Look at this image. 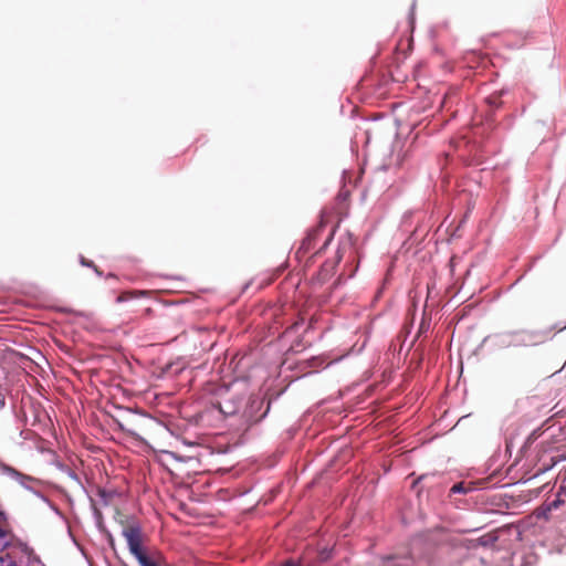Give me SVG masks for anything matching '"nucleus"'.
<instances>
[{"instance_id": "f257e3e1", "label": "nucleus", "mask_w": 566, "mask_h": 566, "mask_svg": "<svg viewBox=\"0 0 566 566\" xmlns=\"http://www.w3.org/2000/svg\"><path fill=\"white\" fill-rule=\"evenodd\" d=\"M564 325L555 324L547 329H513L494 333L486 336L483 343H489L494 349H504L509 347L536 346L552 338L554 331H563Z\"/></svg>"}, {"instance_id": "f03ea898", "label": "nucleus", "mask_w": 566, "mask_h": 566, "mask_svg": "<svg viewBox=\"0 0 566 566\" xmlns=\"http://www.w3.org/2000/svg\"><path fill=\"white\" fill-rule=\"evenodd\" d=\"M272 400H266L260 395H251L244 399L239 420L240 424L248 430L261 422L270 412Z\"/></svg>"}, {"instance_id": "7ed1b4c3", "label": "nucleus", "mask_w": 566, "mask_h": 566, "mask_svg": "<svg viewBox=\"0 0 566 566\" xmlns=\"http://www.w3.org/2000/svg\"><path fill=\"white\" fill-rule=\"evenodd\" d=\"M245 396L243 394H229L217 402V408L223 416H240Z\"/></svg>"}, {"instance_id": "20e7f679", "label": "nucleus", "mask_w": 566, "mask_h": 566, "mask_svg": "<svg viewBox=\"0 0 566 566\" xmlns=\"http://www.w3.org/2000/svg\"><path fill=\"white\" fill-rule=\"evenodd\" d=\"M122 535L126 538L132 555H137L138 552L143 551L142 527L138 523H134L127 528H124Z\"/></svg>"}, {"instance_id": "39448f33", "label": "nucleus", "mask_w": 566, "mask_h": 566, "mask_svg": "<svg viewBox=\"0 0 566 566\" xmlns=\"http://www.w3.org/2000/svg\"><path fill=\"white\" fill-rule=\"evenodd\" d=\"M40 442L41 439L38 437V455L41 457V462L43 464L53 465L59 470H64L65 465L59 459L57 454L54 451L42 447Z\"/></svg>"}, {"instance_id": "423d86ee", "label": "nucleus", "mask_w": 566, "mask_h": 566, "mask_svg": "<svg viewBox=\"0 0 566 566\" xmlns=\"http://www.w3.org/2000/svg\"><path fill=\"white\" fill-rule=\"evenodd\" d=\"M564 504V500L562 499V494L559 491L556 494V499L552 502L542 504L536 511L535 515L537 518L548 520L552 511L559 509Z\"/></svg>"}, {"instance_id": "0eeeda50", "label": "nucleus", "mask_w": 566, "mask_h": 566, "mask_svg": "<svg viewBox=\"0 0 566 566\" xmlns=\"http://www.w3.org/2000/svg\"><path fill=\"white\" fill-rule=\"evenodd\" d=\"M415 559L416 557L412 552L408 556L389 555L384 558L381 566H412Z\"/></svg>"}, {"instance_id": "6e6552de", "label": "nucleus", "mask_w": 566, "mask_h": 566, "mask_svg": "<svg viewBox=\"0 0 566 566\" xmlns=\"http://www.w3.org/2000/svg\"><path fill=\"white\" fill-rule=\"evenodd\" d=\"M11 535V528L8 521V516L3 511H0V545L6 546Z\"/></svg>"}, {"instance_id": "1a4fd4ad", "label": "nucleus", "mask_w": 566, "mask_h": 566, "mask_svg": "<svg viewBox=\"0 0 566 566\" xmlns=\"http://www.w3.org/2000/svg\"><path fill=\"white\" fill-rule=\"evenodd\" d=\"M339 260H340V256H338V259L336 261H327L323 264V266L319 271V274H318L321 282L326 281L331 276L333 270L335 269L336 263L339 262Z\"/></svg>"}, {"instance_id": "9d476101", "label": "nucleus", "mask_w": 566, "mask_h": 566, "mask_svg": "<svg viewBox=\"0 0 566 566\" xmlns=\"http://www.w3.org/2000/svg\"><path fill=\"white\" fill-rule=\"evenodd\" d=\"M38 499L41 501V503H42L45 507H48V509L52 510V511H53V512H54L59 517H61V518L63 517V515H62V513H61L60 509H59L55 504H53L52 502H50V500H49L46 496H44V495H42V494H40V493L38 492Z\"/></svg>"}, {"instance_id": "9b49d317", "label": "nucleus", "mask_w": 566, "mask_h": 566, "mask_svg": "<svg viewBox=\"0 0 566 566\" xmlns=\"http://www.w3.org/2000/svg\"><path fill=\"white\" fill-rule=\"evenodd\" d=\"M472 490H473L472 488L467 486L463 482H459V483H455L450 489V494H467Z\"/></svg>"}, {"instance_id": "f8f14e48", "label": "nucleus", "mask_w": 566, "mask_h": 566, "mask_svg": "<svg viewBox=\"0 0 566 566\" xmlns=\"http://www.w3.org/2000/svg\"><path fill=\"white\" fill-rule=\"evenodd\" d=\"M496 541H497L496 536H494L492 534H485L478 539V543L480 546L489 547V546H493Z\"/></svg>"}, {"instance_id": "ddd939ff", "label": "nucleus", "mask_w": 566, "mask_h": 566, "mask_svg": "<svg viewBox=\"0 0 566 566\" xmlns=\"http://www.w3.org/2000/svg\"><path fill=\"white\" fill-rule=\"evenodd\" d=\"M80 264L82 266L92 268L97 276H102L103 272L98 270L97 266L93 263V261L85 259L83 255H80Z\"/></svg>"}, {"instance_id": "4468645a", "label": "nucleus", "mask_w": 566, "mask_h": 566, "mask_svg": "<svg viewBox=\"0 0 566 566\" xmlns=\"http://www.w3.org/2000/svg\"><path fill=\"white\" fill-rule=\"evenodd\" d=\"M139 563L140 566H144L149 562L150 557L143 551L138 552L137 555H133Z\"/></svg>"}, {"instance_id": "2eb2a0df", "label": "nucleus", "mask_w": 566, "mask_h": 566, "mask_svg": "<svg viewBox=\"0 0 566 566\" xmlns=\"http://www.w3.org/2000/svg\"><path fill=\"white\" fill-rule=\"evenodd\" d=\"M139 563L140 566H144L149 562L150 557L143 551L138 552L137 555H133Z\"/></svg>"}, {"instance_id": "dca6fc26", "label": "nucleus", "mask_w": 566, "mask_h": 566, "mask_svg": "<svg viewBox=\"0 0 566 566\" xmlns=\"http://www.w3.org/2000/svg\"><path fill=\"white\" fill-rule=\"evenodd\" d=\"M486 103L491 106V107H499L501 102H500V96H494V95H491V96H488L485 98Z\"/></svg>"}, {"instance_id": "f3484780", "label": "nucleus", "mask_w": 566, "mask_h": 566, "mask_svg": "<svg viewBox=\"0 0 566 566\" xmlns=\"http://www.w3.org/2000/svg\"><path fill=\"white\" fill-rule=\"evenodd\" d=\"M64 472H67L69 476L75 481H78V478L76 475V473H74L73 471H71L66 465H65V469L63 470Z\"/></svg>"}, {"instance_id": "a211bd4d", "label": "nucleus", "mask_w": 566, "mask_h": 566, "mask_svg": "<svg viewBox=\"0 0 566 566\" xmlns=\"http://www.w3.org/2000/svg\"><path fill=\"white\" fill-rule=\"evenodd\" d=\"M98 495L103 500L104 504H107V492L105 490H99Z\"/></svg>"}, {"instance_id": "6ab92c4d", "label": "nucleus", "mask_w": 566, "mask_h": 566, "mask_svg": "<svg viewBox=\"0 0 566 566\" xmlns=\"http://www.w3.org/2000/svg\"><path fill=\"white\" fill-rule=\"evenodd\" d=\"M254 284V281L251 280L250 282H248L247 284H244L243 289H242V292H245L249 290L250 286H252Z\"/></svg>"}, {"instance_id": "aec40b11", "label": "nucleus", "mask_w": 566, "mask_h": 566, "mask_svg": "<svg viewBox=\"0 0 566 566\" xmlns=\"http://www.w3.org/2000/svg\"><path fill=\"white\" fill-rule=\"evenodd\" d=\"M268 284H270V281H266V282L262 281V282H260V283L258 284V286L255 287V290H260V289H262L263 286H265V285H268Z\"/></svg>"}, {"instance_id": "412c9836", "label": "nucleus", "mask_w": 566, "mask_h": 566, "mask_svg": "<svg viewBox=\"0 0 566 566\" xmlns=\"http://www.w3.org/2000/svg\"><path fill=\"white\" fill-rule=\"evenodd\" d=\"M559 494L566 495V485L559 486Z\"/></svg>"}, {"instance_id": "4be33fe9", "label": "nucleus", "mask_w": 566, "mask_h": 566, "mask_svg": "<svg viewBox=\"0 0 566 566\" xmlns=\"http://www.w3.org/2000/svg\"><path fill=\"white\" fill-rule=\"evenodd\" d=\"M310 241H311V239H310V238H307L306 240H304V241H303V243H302V248H306V247L310 244Z\"/></svg>"}, {"instance_id": "5701e85b", "label": "nucleus", "mask_w": 566, "mask_h": 566, "mask_svg": "<svg viewBox=\"0 0 566 566\" xmlns=\"http://www.w3.org/2000/svg\"><path fill=\"white\" fill-rule=\"evenodd\" d=\"M415 7H416V2L413 1V2H412V6H411V17H410L411 21L413 20V10H415Z\"/></svg>"}, {"instance_id": "b1692460", "label": "nucleus", "mask_w": 566, "mask_h": 566, "mask_svg": "<svg viewBox=\"0 0 566 566\" xmlns=\"http://www.w3.org/2000/svg\"><path fill=\"white\" fill-rule=\"evenodd\" d=\"M424 478V475H421L419 476L415 482H413V488Z\"/></svg>"}, {"instance_id": "393cba45", "label": "nucleus", "mask_w": 566, "mask_h": 566, "mask_svg": "<svg viewBox=\"0 0 566 566\" xmlns=\"http://www.w3.org/2000/svg\"><path fill=\"white\" fill-rule=\"evenodd\" d=\"M36 418H38V423H39V422H41V412H40V410H39V409H38Z\"/></svg>"}, {"instance_id": "a878e982", "label": "nucleus", "mask_w": 566, "mask_h": 566, "mask_svg": "<svg viewBox=\"0 0 566 566\" xmlns=\"http://www.w3.org/2000/svg\"><path fill=\"white\" fill-rule=\"evenodd\" d=\"M38 566H46L45 564H43L40 559V557L38 556Z\"/></svg>"}, {"instance_id": "bb28decb", "label": "nucleus", "mask_w": 566, "mask_h": 566, "mask_svg": "<svg viewBox=\"0 0 566 566\" xmlns=\"http://www.w3.org/2000/svg\"><path fill=\"white\" fill-rule=\"evenodd\" d=\"M417 543H419V541H418V539H416V541H413V542H412V548L415 547V545H416Z\"/></svg>"}, {"instance_id": "cd10ccee", "label": "nucleus", "mask_w": 566, "mask_h": 566, "mask_svg": "<svg viewBox=\"0 0 566 566\" xmlns=\"http://www.w3.org/2000/svg\"><path fill=\"white\" fill-rule=\"evenodd\" d=\"M7 566H17L13 562H10Z\"/></svg>"}, {"instance_id": "c85d7f7f", "label": "nucleus", "mask_w": 566, "mask_h": 566, "mask_svg": "<svg viewBox=\"0 0 566 566\" xmlns=\"http://www.w3.org/2000/svg\"><path fill=\"white\" fill-rule=\"evenodd\" d=\"M111 543H113V535L108 534Z\"/></svg>"}]
</instances>
